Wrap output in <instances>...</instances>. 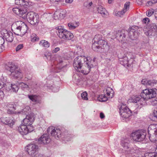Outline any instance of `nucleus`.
<instances>
[{"mask_svg": "<svg viewBox=\"0 0 157 157\" xmlns=\"http://www.w3.org/2000/svg\"><path fill=\"white\" fill-rule=\"evenodd\" d=\"M156 90L153 89H146L143 90L140 95L134 97L132 99V101L136 103L137 107L141 108L143 105H145L146 101L156 97Z\"/></svg>", "mask_w": 157, "mask_h": 157, "instance_id": "1", "label": "nucleus"}, {"mask_svg": "<svg viewBox=\"0 0 157 157\" xmlns=\"http://www.w3.org/2000/svg\"><path fill=\"white\" fill-rule=\"evenodd\" d=\"M93 42L92 48L95 51L101 52H103V49L108 50L109 48L107 42L102 39V36L101 35H96Z\"/></svg>", "mask_w": 157, "mask_h": 157, "instance_id": "2", "label": "nucleus"}, {"mask_svg": "<svg viewBox=\"0 0 157 157\" xmlns=\"http://www.w3.org/2000/svg\"><path fill=\"white\" fill-rule=\"evenodd\" d=\"M12 30L15 34L23 36L27 32L28 27L25 23L19 21L13 24Z\"/></svg>", "mask_w": 157, "mask_h": 157, "instance_id": "3", "label": "nucleus"}, {"mask_svg": "<svg viewBox=\"0 0 157 157\" xmlns=\"http://www.w3.org/2000/svg\"><path fill=\"white\" fill-rule=\"evenodd\" d=\"M6 69L11 72V76L17 78H21L22 75L18 66L12 62L8 63L6 66Z\"/></svg>", "mask_w": 157, "mask_h": 157, "instance_id": "4", "label": "nucleus"}, {"mask_svg": "<svg viewBox=\"0 0 157 157\" xmlns=\"http://www.w3.org/2000/svg\"><path fill=\"white\" fill-rule=\"evenodd\" d=\"M55 29L56 30V32L57 35L60 38L69 40H71L74 37L72 33L64 29L62 26H57Z\"/></svg>", "mask_w": 157, "mask_h": 157, "instance_id": "5", "label": "nucleus"}, {"mask_svg": "<svg viewBox=\"0 0 157 157\" xmlns=\"http://www.w3.org/2000/svg\"><path fill=\"white\" fill-rule=\"evenodd\" d=\"M90 57H85L84 56H78L75 58L74 60L73 63V67L75 69L78 71L79 69H80L84 63L87 62L88 60H90Z\"/></svg>", "mask_w": 157, "mask_h": 157, "instance_id": "6", "label": "nucleus"}, {"mask_svg": "<svg viewBox=\"0 0 157 157\" xmlns=\"http://www.w3.org/2000/svg\"><path fill=\"white\" fill-rule=\"evenodd\" d=\"M146 132L144 130H139L132 132L131 134V138L136 141H143L146 137Z\"/></svg>", "mask_w": 157, "mask_h": 157, "instance_id": "7", "label": "nucleus"}, {"mask_svg": "<svg viewBox=\"0 0 157 157\" xmlns=\"http://www.w3.org/2000/svg\"><path fill=\"white\" fill-rule=\"evenodd\" d=\"M94 61L92 59L88 60L84 63L80 69H79L78 72H80L84 74L87 75L89 73L90 69L94 67Z\"/></svg>", "mask_w": 157, "mask_h": 157, "instance_id": "8", "label": "nucleus"}, {"mask_svg": "<svg viewBox=\"0 0 157 157\" xmlns=\"http://www.w3.org/2000/svg\"><path fill=\"white\" fill-rule=\"evenodd\" d=\"M148 130L150 140L152 141L157 140V126L151 124L149 126Z\"/></svg>", "mask_w": 157, "mask_h": 157, "instance_id": "9", "label": "nucleus"}, {"mask_svg": "<svg viewBox=\"0 0 157 157\" xmlns=\"http://www.w3.org/2000/svg\"><path fill=\"white\" fill-rule=\"evenodd\" d=\"M38 147L34 144H30L27 146L26 150L31 157H36L38 153Z\"/></svg>", "mask_w": 157, "mask_h": 157, "instance_id": "10", "label": "nucleus"}, {"mask_svg": "<svg viewBox=\"0 0 157 157\" xmlns=\"http://www.w3.org/2000/svg\"><path fill=\"white\" fill-rule=\"evenodd\" d=\"M13 12L20 17L25 19L27 15V9L26 7L21 6L20 7H15L13 9Z\"/></svg>", "mask_w": 157, "mask_h": 157, "instance_id": "11", "label": "nucleus"}, {"mask_svg": "<svg viewBox=\"0 0 157 157\" xmlns=\"http://www.w3.org/2000/svg\"><path fill=\"white\" fill-rule=\"evenodd\" d=\"M130 53H126L124 54V56H123L122 57H119L120 59V63L124 66L128 67L129 65L132 63L133 59L129 60V58H131L130 55Z\"/></svg>", "mask_w": 157, "mask_h": 157, "instance_id": "12", "label": "nucleus"}, {"mask_svg": "<svg viewBox=\"0 0 157 157\" xmlns=\"http://www.w3.org/2000/svg\"><path fill=\"white\" fill-rule=\"evenodd\" d=\"M47 131L48 133H50L51 136L56 139L59 138L61 136V131L59 128H55L51 126L48 128Z\"/></svg>", "mask_w": 157, "mask_h": 157, "instance_id": "13", "label": "nucleus"}, {"mask_svg": "<svg viewBox=\"0 0 157 157\" xmlns=\"http://www.w3.org/2000/svg\"><path fill=\"white\" fill-rule=\"evenodd\" d=\"M120 113L122 118H127L132 115V112L127 107L123 105L120 108Z\"/></svg>", "mask_w": 157, "mask_h": 157, "instance_id": "14", "label": "nucleus"}, {"mask_svg": "<svg viewBox=\"0 0 157 157\" xmlns=\"http://www.w3.org/2000/svg\"><path fill=\"white\" fill-rule=\"evenodd\" d=\"M34 121V117L33 114L27 115L25 118L23 120V124L28 126L29 128L31 126L32 124Z\"/></svg>", "mask_w": 157, "mask_h": 157, "instance_id": "15", "label": "nucleus"}, {"mask_svg": "<svg viewBox=\"0 0 157 157\" xmlns=\"http://www.w3.org/2000/svg\"><path fill=\"white\" fill-rule=\"evenodd\" d=\"M33 127H30V128L28 126L23 125H21L18 128L17 130L19 133L22 135H26L29 132H31L33 131Z\"/></svg>", "mask_w": 157, "mask_h": 157, "instance_id": "16", "label": "nucleus"}, {"mask_svg": "<svg viewBox=\"0 0 157 157\" xmlns=\"http://www.w3.org/2000/svg\"><path fill=\"white\" fill-rule=\"evenodd\" d=\"M3 35L4 40L8 42H11L13 41L14 37L13 33L11 32L5 30Z\"/></svg>", "mask_w": 157, "mask_h": 157, "instance_id": "17", "label": "nucleus"}, {"mask_svg": "<svg viewBox=\"0 0 157 157\" xmlns=\"http://www.w3.org/2000/svg\"><path fill=\"white\" fill-rule=\"evenodd\" d=\"M51 139L47 134L42 135L38 140L39 143L44 144H47L50 143Z\"/></svg>", "mask_w": 157, "mask_h": 157, "instance_id": "18", "label": "nucleus"}, {"mask_svg": "<svg viewBox=\"0 0 157 157\" xmlns=\"http://www.w3.org/2000/svg\"><path fill=\"white\" fill-rule=\"evenodd\" d=\"M0 121L5 124L11 126L13 124L12 120L8 117H2L0 118Z\"/></svg>", "mask_w": 157, "mask_h": 157, "instance_id": "19", "label": "nucleus"}, {"mask_svg": "<svg viewBox=\"0 0 157 157\" xmlns=\"http://www.w3.org/2000/svg\"><path fill=\"white\" fill-rule=\"evenodd\" d=\"M141 83L142 84L146 85L147 86H154V84L157 83V80H148L144 79L142 80Z\"/></svg>", "mask_w": 157, "mask_h": 157, "instance_id": "20", "label": "nucleus"}, {"mask_svg": "<svg viewBox=\"0 0 157 157\" xmlns=\"http://www.w3.org/2000/svg\"><path fill=\"white\" fill-rule=\"evenodd\" d=\"M140 34L138 31L133 28H131L129 31L128 35L130 36L131 38L133 40V38H137Z\"/></svg>", "mask_w": 157, "mask_h": 157, "instance_id": "21", "label": "nucleus"}, {"mask_svg": "<svg viewBox=\"0 0 157 157\" xmlns=\"http://www.w3.org/2000/svg\"><path fill=\"white\" fill-rule=\"evenodd\" d=\"M9 86L7 85L6 90L11 92H16L19 88L17 85L15 84H9Z\"/></svg>", "mask_w": 157, "mask_h": 157, "instance_id": "22", "label": "nucleus"}, {"mask_svg": "<svg viewBox=\"0 0 157 157\" xmlns=\"http://www.w3.org/2000/svg\"><path fill=\"white\" fill-rule=\"evenodd\" d=\"M130 2H127L125 3L124 5V7L123 9L120 11H118L117 13L118 15L121 16V15H123L128 10L129 8Z\"/></svg>", "mask_w": 157, "mask_h": 157, "instance_id": "23", "label": "nucleus"}, {"mask_svg": "<svg viewBox=\"0 0 157 157\" xmlns=\"http://www.w3.org/2000/svg\"><path fill=\"white\" fill-rule=\"evenodd\" d=\"M113 97V95L111 97H108L106 96V94H101L99 95L98 97V100L100 101L103 102L106 101L108 98H111Z\"/></svg>", "mask_w": 157, "mask_h": 157, "instance_id": "24", "label": "nucleus"}, {"mask_svg": "<svg viewBox=\"0 0 157 157\" xmlns=\"http://www.w3.org/2000/svg\"><path fill=\"white\" fill-rule=\"evenodd\" d=\"M81 80V77L77 74H75L73 76V81L76 84H78Z\"/></svg>", "mask_w": 157, "mask_h": 157, "instance_id": "25", "label": "nucleus"}, {"mask_svg": "<svg viewBox=\"0 0 157 157\" xmlns=\"http://www.w3.org/2000/svg\"><path fill=\"white\" fill-rule=\"evenodd\" d=\"M29 99L33 102L36 103H39L40 101L39 99V97L35 95H28Z\"/></svg>", "mask_w": 157, "mask_h": 157, "instance_id": "26", "label": "nucleus"}, {"mask_svg": "<svg viewBox=\"0 0 157 157\" xmlns=\"http://www.w3.org/2000/svg\"><path fill=\"white\" fill-rule=\"evenodd\" d=\"M36 14L34 13L33 12H30L27 13V15L26 16V18L28 21L29 23L30 21H31L34 16H35Z\"/></svg>", "mask_w": 157, "mask_h": 157, "instance_id": "27", "label": "nucleus"}, {"mask_svg": "<svg viewBox=\"0 0 157 157\" xmlns=\"http://www.w3.org/2000/svg\"><path fill=\"white\" fill-rule=\"evenodd\" d=\"M31 20L29 22L30 24L33 25H36L39 21L38 15L36 14Z\"/></svg>", "mask_w": 157, "mask_h": 157, "instance_id": "28", "label": "nucleus"}, {"mask_svg": "<svg viewBox=\"0 0 157 157\" xmlns=\"http://www.w3.org/2000/svg\"><path fill=\"white\" fill-rule=\"evenodd\" d=\"M79 23L78 22H73L69 23L68 24V26L70 29H75L79 25Z\"/></svg>", "mask_w": 157, "mask_h": 157, "instance_id": "29", "label": "nucleus"}, {"mask_svg": "<svg viewBox=\"0 0 157 157\" xmlns=\"http://www.w3.org/2000/svg\"><path fill=\"white\" fill-rule=\"evenodd\" d=\"M104 94H106L108 97H111L113 93V89L110 87H107L105 90H104Z\"/></svg>", "mask_w": 157, "mask_h": 157, "instance_id": "30", "label": "nucleus"}, {"mask_svg": "<svg viewBox=\"0 0 157 157\" xmlns=\"http://www.w3.org/2000/svg\"><path fill=\"white\" fill-rule=\"evenodd\" d=\"M97 10L99 13L102 15H106L107 13L105 8H103L102 6H101L97 8Z\"/></svg>", "mask_w": 157, "mask_h": 157, "instance_id": "31", "label": "nucleus"}, {"mask_svg": "<svg viewBox=\"0 0 157 157\" xmlns=\"http://www.w3.org/2000/svg\"><path fill=\"white\" fill-rule=\"evenodd\" d=\"M39 44L40 46L46 48H48L50 46V43L45 40H42L40 41Z\"/></svg>", "mask_w": 157, "mask_h": 157, "instance_id": "32", "label": "nucleus"}, {"mask_svg": "<svg viewBox=\"0 0 157 157\" xmlns=\"http://www.w3.org/2000/svg\"><path fill=\"white\" fill-rule=\"evenodd\" d=\"M138 157H157V155L155 153H147L144 154L143 156Z\"/></svg>", "mask_w": 157, "mask_h": 157, "instance_id": "33", "label": "nucleus"}, {"mask_svg": "<svg viewBox=\"0 0 157 157\" xmlns=\"http://www.w3.org/2000/svg\"><path fill=\"white\" fill-rule=\"evenodd\" d=\"M60 10H57L54 14L53 16V18L56 20L61 19L60 16Z\"/></svg>", "mask_w": 157, "mask_h": 157, "instance_id": "34", "label": "nucleus"}, {"mask_svg": "<svg viewBox=\"0 0 157 157\" xmlns=\"http://www.w3.org/2000/svg\"><path fill=\"white\" fill-rule=\"evenodd\" d=\"M123 33L121 31H119L118 32L115 31L114 33V34H116L114 36H113L112 39L116 38L118 40V37L120 36Z\"/></svg>", "mask_w": 157, "mask_h": 157, "instance_id": "35", "label": "nucleus"}, {"mask_svg": "<svg viewBox=\"0 0 157 157\" xmlns=\"http://www.w3.org/2000/svg\"><path fill=\"white\" fill-rule=\"evenodd\" d=\"M149 29L152 31V32L155 33L157 30V26L155 24H152L150 25Z\"/></svg>", "mask_w": 157, "mask_h": 157, "instance_id": "36", "label": "nucleus"}, {"mask_svg": "<svg viewBox=\"0 0 157 157\" xmlns=\"http://www.w3.org/2000/svg\"><path fill=\"white\" fill-rule=\"evenodd\" d=\"M126 35L123 33H122L120 36L118 37V40L119 41H124L125 40Z\"/></svg>", "mask_w": 157, "mask_h": 157, "instance_id": "37", "label": "nucleus"}, {"mask_svg": "<svg viewBox=\"0 0 157 157\" xmlns=\"http://www.w3.org/2000/svg\"><path fill=\"white\" fill-rule=\"evenodd\" d=\"M31 39L32 41L34 42L38 40L39 38L35 34H33L32 36H31Z\"/></svg>", "mask_w": 157, "mask_h": 157, "instance_id": "38", "label": "nucleus"}, {"mask_svg": "<svg viewBox=\"0 0 157 157\" xmlns=\"http://www.w3.org/2000/svg\"><path fill=\"white\" fill-rule=\"evenodd\" d=\"M10 105V106L11 107H12L13 109H8L7 111V113L9 114H13L14 113V110L15 109V108L12 105Z\"/></svg>", "mask_w": 157, "mask_h": 157, "instance_id": "39", "label": "nucleus"}, {"mask_svg": "<svg viewBox=\"0 0 157 157\" xmlns=\"http://www.w3.org/2000/svg\"><path fill=\"white\" fill-rule=\"evenodd\" d=\"M155 33L152 32V31L150 30V29L147 31L145 32V34L147 36H152V35H154Z\"/></svg>", "mask_w": 157, "mask_h": 157, "instance_id": "40", "label": "nucleus"}, {"mask_svg": "<svg viewBox=\"0 0 157 157\" xmlns=\"http://www.w3.org/2000/svg\"><path fill=\"white\" fill-rule=\"evenodd\" d=\"M157 2V0H151L147 2V6H151L153 4Z\"/></svg>", "mask_w": 157, "mask_h": 157, "instance_id": "41", "label": "nucleus"}, {"mask_svg": "<svg viewBox=\"0 0 157 157\" xmlns=\"http://www.w3.org/2000/svg\"><path fill=\"white\" fill-rule=\"evenodd\" d=\"M87 94L86 92H83L81 94L82 98L83 99L86 100H88V98L87 97Z\"/></svg>", "mask_w": 157, "mask_h": 157, "instance_id": "42", "label": "nucleus"}, {"mask_svg": "<svg viewBox=\"0 0 157 157\" xmlns=\"http://www.w3.org/2000/svg\"><path fill=\"white\" fill-rule=\"evenodd\" d=\"M155 11L154 9H150L148 10V12L147 13V15L148 17L151 16L154 13H155Z\"/></svg>", "mask_w": 157, "mask_h": 157, "instance_id": "43", "label": "nucleus"}, {"mask_svg": "<svg viewBox=\"0 0 157 157\" xmlns=\"http://www.w3.org/2000/svg\"><path fill=\"white\" fill-rule=\"evenodd\" d=\"M23 0H15V3L18 5L22 6L23 4Z\"/></svg>", "mask_w": 157, "mask_h": 157, "instance_id": "44", "label": "nucleus"}, {"mask_svg": "<svg viewBox=\"0 0 157 157\" xmlns=\"http://www.w3.org/2000/svg\"><path fill=\"white\" fill-rule=\"evenodd\" d=\"M19 86L21 87L22 88H25L28 87V85L23 82L20 83Z\"/></svg>", "mask_w": 157, "mask_h": 157, "instance_id": "45", "label": "nucleus"}, {"mask_svg": "<svg viewBox=\"0 0 157 157\" xmlns=\"http://www.w3.org/2000/svg\"><path fill=\"white\" fill-rule=\"evenodd\" d=\"M153 116L155 120H157V108L155 109L153 112Z\"/></svg>", "mask_w": 157, "mask_h": 157, "instance_id": "46", "label": "nucleus"}, {"mask_svg": "<svg viewBox=\"0 0 157 157\" xmlns=\"http://www.w3.org/2000/svg\"><path fill=\"white\" fill-rule=\"evenodd\" d=\"M151 104L153 106L157 105V100L155 98L152 99L151 101Z\"/></svg>", "mask_w": 157, "mask_h": 157, "instance_id": "47", "label": "nucleus"}, {"mask_svg": "<svg viewBox=\"0 0 157 157\" xmlns=\"http://www.w3.org/2000/svg\"><path fill=\"white\" fill-rule=\"evenodd\" d=\"M51 89L54 92H57L59 90V88L58 87H56L52 86H51Z\"/></svg>", "mask_w": 157, "mask_h": 157, "instance_id": "48", "label": "nucleus"}, {"mask_svg": "<svg viewBox=\"0 0 157 157\" xmlns=\"http://www.w3.org/2000/svg\"><path fill=\"white\" fill-rule=\"evenodd\" d=\"M29 110H30V108L29 107L27 106L23 109V111H24V113L26 115L27 114L26 113L28 112L27 111H28V112L29 111Z\"/></svg>", "mask_w": 157, "mask_h": 157, "instance_id": "49", "label": "nucleus"}, {"mask_svg": "<svg viewBox=\"0 0 157 157\" xmlns=\"http://www.w3.org/2000/svg\"><path fill=\"white\" fill-rule=\"evenodd\" d=\"M23 47V44H20L17 46L16 48V51H18L21 49H22Z\"/></svg>", "mask_w": 157, "mask_h": 157, "instance_id": "50", "label": "nucleus"}, {"mask_svg": "<svg viewBox=\"0 0 157 157\" xmlns=\"http://www.w3.org/2000/svg\"><path fill=\"white\" fill-rule=\"evenodd\" d=\"M23 4H22V6L23 7H26L27 6H28L29 5V3L26 1L23 0Z\"/></svg>", "mask_w": 157, "mask_h": 157, "instance_id": "51", "label": "nucleus"}, {"mask_svg": "<svg viewBox=\"0 0 157 157\" xmlns=\"http://www.w3.org/2000/svg\"><path fill=\"white\" fill-rule=\"evenodd\" d=\"M5 42V40L4 37L0 36V45H2V46L3 44H4Z\"/></svg>", "mask_w": 157, "mask_h": 157, "instance_id": "52", "label": "nucleus"}, {"mask_svg": "<svg viewBox=\"0 0 157 157\" xmlns=\"http://www.w3.org/2000/svg\"><path fill=\"white\" fill-rule=\"evenodd\" d=\"M4 97V94L3 91L0 90V100H2Z\"/></svg>", "mask_w": 157, "mask_h": 157, "instance_id": "53", "label": "nucleus"}, {"mask_svg": "<svg viewBox=\"0 0 157 157\" xmlns=\"http://www.w3.org/2000/svg\"><path fill=\"white\" fill-rule=\"evenodd\" d=\"M60 12V17L61 19L65 17V14L63 12V11L62 10H59Z\"/></svg>", "mask_w": 157, "mask_h": 157, "instance_id": "54", "label": "nucleus"}, {"mask_svg": "<svg viewBox=\"0 0 157 157\" xmlns=\"http://www.w3.org/2000/svg\"><path fill=\"white\" fill-rule=\"evenodd\" d=\"M60 50V48L59 47H57L54 49L52 50V52L53 53H56Z\"/></svg>", "mask_w": 157, "mask_h": 157, "instance_id": "55", "label": "nucleus"}, {"mask_svg": "<svg viewBox=\"0 0 157 157\" xmlns=\"http://www.w3.org/2000/svg\"><path fill=\"white\" fill-rule=\"evenodd\" d=\"M143 21L144 23H148L150 21V20L148 18H145L143 19Z\"/></svg>", "mask_w": 157, "mask_h": 157, "instance_id": "56", "label": "nucleus"}, {"mask_svg": "<svg viewBox=\"0 0 157 157\" xmlns=\"http://www.w3.org/2000/svg\"><path fill=\"white\" fill-rule=\"evenodd\" d=\"M126 148L127 149V150H126V151H127L128 153H130L133 152V149H131L129 147H126Z\"/></svg>", "mask_w": 157, "mask_h": 157, "instance_id": "57", "label": "nucleus"}, {"mask_svg": "<svg viewBox=\"0 0 157 157\" xmlns=\"http://www.w3.org/2000/svg\"><path fill=\"white\" fill-rule=\"evenodd\" d=\"M100 117L101 119H103L105 117V116L102 113H101L100 114Z\"/></svg>", "mask_w": 157, "mask_h": 157, "instance_id": "58", "label": "nucleus"}, {"mask_svg": "<svg viewBox=\"0 0 157 157\" xmlns=\"http://www.w3.org/2000/svg\"><path fill=\"white\" fill-rule=\"evenodd\" d=\"M4 86V84L0 80V89L2 88Z\"/></svg>", "mask_w": 157, "mask_h": 157, "instance_id": "59", "label": "nucleus"}, {"mask_svg": "<svg viewBox=\"0 0 157 157\" xmlns=\"http://www.w3.org/2000/svg\"><path fill=\"white\" fill-rule=\"evenodd\" d=\"M88 2H85L84 3V6H85V7H87L89 8L88 7L89 5H88Z\"/></svg>", "mask_w": 157, "mask_h": 157, "instance_id": "60", "label": "nucleus"}, {"mask_svg": "<svg viewBox=\"0 0 157 157\" xmlns=\"http://www.w3.org/2000/svg\"><path fill=\"white\" fill-rule=\"evenodd\" d=\"M73 0H65L66 2L67 3H71Z\"/></svg>", "mask_w": 157, "mask_h": 157, "instance_id": "61", "label": "nucleus"}, {"mask_svg": "<svg viewBox=\"0 0 157 157\" xmlns=\"http://www.w3.org/2000/svg\"><path fill=\"white\" fill-rule=\"evenodd\" d=\"M155 18H156V19L157 20V9H156L155 10Z\"/></svg>", "mask_w": 157, "mask_h": 157, "instance_id": "62", "label": "nucleus"}, {"mask_svg": "<svg viewBox=\"0 0 157 157\" xmlns=\"http://www.w3.org/2000/svg\"><path fill=\"white\" fill-rule=\"evenodd\" d=\"M92 2H88V5H89V6H88V7H90L92 5Z\"/></svg>", "mask_w": 157, "mask_h": 157, "instance_id": "63", "label": "nucleus"}, {"mask_svg": "<svg viewBox=\"0 0 157 157\" xmlns=\"http://www.w3.org/2000/svg\"><path fill=\"white\" fill-rule=\"evenodd\" d=\"M121 143L123 144V143H124L125 144V145H127V144H128V143L127 142H125V141H123V140H122L121 141Z\"/></svg>", "mask_w": 157, "mask_h": 157, "instance_id": "64", "label": "nucleus"}]
</instances>
